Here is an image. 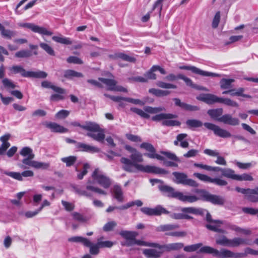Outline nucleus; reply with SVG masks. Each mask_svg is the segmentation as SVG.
<instances>
[{"instance_id": "nucleus-1", "label": "nucleus", "mask_w": 258, "mask_h": 258, "mask_svg": "<svg viewBox=\"0 0 258 258\" xmlns=\"http://www.w3.org/2000/svg\"><path fill=\"white\" fill-rule=\"evenodd\" d=\"M130 158L131 159L122 157L120 160V162L123 164L122 168L125 171L134 172H135L134 168H135L139 171L148 173L159 174H166L168 173V172L165 169L155 166H144L138 164V162L143 161V158L142 154L137 150L131 155Z\"/></svg>"}, {"instance_id": "nucleus-2", "label": "nucleus", "mask_w": 258, "mask_h": 258, "mask_svg": "<svg viewBox=\"0 0 258 258\" xmlns=\"http://www.w3.org/2000/svg\"><path fill=\"white\" fill-rule=\"evenodd\" d=\"M82 128L90 132L87 134V136L92 138L93 140L103 143L105 139L104 130L99 125L92 122H87Z\"/></svg>"}, {"instance_id": "nucleus-3", "label": "nucleus", "mask_w": 258, "mask_h": 258, "mask_svg": "<svg viewBox=\"0 0 258 258\" xmlns=\"http://www.w3.org/2000/svg\"><path fill=\"white\" fill-rule=\"evenodd\" d=\"M216 243L224 246L234 247H237L240 245H250L251 244V240L247 238L241 237H235L230 239L224 235H221L216 238Z\"/></svg>"}, {"instance_id": "nucleus-4", "label": "nucleus", "mask_w": 258, "mask_h": 258, "mask_svg": "<svg viewBox=\"0 0 258 258\" xmlns=\"http://www.w3.org/2000/svg\"><path fill=\"white\" fill-rule=\"evenodd\" d=\"M11 74H20L23 77L35 78H45L47 74L43 71H26L22 66L16 65L9 68Z\"/></svg>"}, {"instance_id": "nucleus-5", "label": "nucleus", "mask_w": 258, "mask_h": 258, "mask_svg": "<svg viewBox=\"0 0 258 258\" xmlns=\"http://www.w3.org/2000/svg\"><path fill=\"white\" fill-rule=\"evenodd\" d=\"M200 252L201 253H206L213 254V255L216 256H224L228 257H240L241 254L238 253H234L232 251L226 249H221L220 251L213 247L206 246L201 247L200 249Z\"/></svg>"}, {"instance_id": "nucleus-6", "label": "nucleus", "mask_w": 258, "mask_h": 258, "mask_svg": "<svg viewBox=\"0 0 258 258\" xmlns=\"http://www.w3.org/2000/svg\"><path fill=\"white\" fill-rule=\"evenodd\" d=\"M194 192L201 194L202 200L211 202L213 204L223 205L225 203V199L222 197L211 194L205 190L197 188L194 190Z\"/></svg>"}, {"instance_id": "nucleus-7", "label": "nucleus", "mask_w": 258, "mask_h": 258, "mask_svg": "<svg viewBox=\"0 0 258 258\" xmlns=\"http://www.w3.org/2000/svg\"><path fill=\"white\" fill-rule=\"evenodd\" d=\"M103 237L97 239V243L93 244L91 242L89 253L93 255H97L100 252V248H110L114 245V242L111 241H103Z\"/></svg>"}, {"instance_id": "nucleus-8", "label": "nucleus", "mask_w": 258, "mask_h": 258, "mask_svg": "<svg viewBox=\"0 0 258 258\" xmlns=\"http://www.w3.org/2000/svg\"><path fill=\"white\" fill-rule=\"evenodd\" d=\"M92 178L105 188H108L111 184V180L103 172L96 168L92 174Z\"/></svg>"}, {"instance_id": "nucleus-9", "label": "nucleus", "mask_w": 258, "mask_h": 258, "mask_svg": "<svg viewBox=\"0 0 258 258\" xmlns=\"http://www.w3.org/2000/svg\"><path fill=\"white\" fill-rule=\"evenodd\" d=\"M172 174L175 178V182L178 184H182L194 187L199 186V184L196 181L188 178L187 175L184 173L174 172Z\"/></svg>"}, {"instance_id": "nucleus-10", "label": "nucleus", "mask_w": 258, "mask_h": 258, "mask_svg": "<svg viewBox=\"0 0 258 258\" xmlns=\"http://www.w3.org/2000/svg\"><path fill=\"white\" fill-rule=\"evenodd\" d=\"M194 175L200 180L209 183H213L219 186H225L228 183L223 179L220 178H211V177L199 173H195Z\"/></svg>"}, {"instance_id": "nucleus-11", "label": "nucleus", "mask_w": 258, "mask_h": 258, "mask_svg": "<svg viewBox=\"0 0 258 258\" xmlns=\"http://www.w3.org/2000/svg\"><path fill=\"white\" fill-rule=\"evenodd\" d=\"M204 125L208 129L213 131L214 134L218 137L223 138H227L232 137V135L228 131L221 128L219 126L214 124L206 122Z\"/></svg>"}, {"instance_id": "nucleus-12", "label": "nucleus", "mask_w": 258, "mask_h": 258, "mask_svg": "<svg viewBox=\"0 0 258 258\" xmlns=\"http://www.w3.org/2000/svg\"><path fill=\"white\" fill-rule=\"evenodd\" d=\"M140 148L149 152L148 153L145 154V155L148 158L151 159L155 158L161 161L164 160V158L163 156L156 153V149L151 144L144 142L140 145Z\"/></svg>"}, {"instance_id": "nucleus-13", "label": "nucleus", "mask_w": 258, "mask_h": 258, "mask_svg": "<svg viewBox=\"0 0 258 258\" xmlns=\"http://www.w3.org/2000/svg\"><path fill=\"white\" fill-rule=\"evenodd\" d=\"M179 68L181 70L191 71L192 73L205 77H220L222 75L202 70L196 67L190 66H180Z\"/></svg>"}, {"instance_id": "nucleus-14", "label": "nucleus", "mask_w": 258, "mask_h": 258, "mask_svg": "<svg viewBox=\"0 0 258 258\" xmlns=\"http://www.w3.org/2000/svg\"><path fill=\"white\" fill-rule=\"evenodd\" d=\"M19 26L22 27L29 29L34 32L38 33L41 35L51 36L53 34L52 32L47 30L46 28L38 26L33 23H22L19 24Z\"/></svg>"}, {"instance_id": "nucleus-15", "label": "nucleus", "mask_w": 258, "mask_h": 258, "mask_svg": "<svg viewBox=\"0 0 258 258\" xmlns=\"http://www.w3.org/2000/svg\"><path fill=\"white\" fill-rule=\"evenodd\" d=\"M141 211L148 216H159L162 214H168L169 213V211L161 205H158L154 208L143 207L141 209Z\"/></svg>"}, {"instance_id": "nucleus-16", "label": "nucleus", "mask_w": 258, "mask_h": 258, "mask_svg": "<svg viewBox=\"0 0 258 258\" xmlns=\"http://www.w3.org/2000/svg\"><path fill=\"white\" fill-rule=\"evenodd\" d=\"M119 235L125 239L124 243H122V245L127 247L133 246V242L135 238L138 235V233L136 231L121 230L119 233Z\"/></svg>"}, {"instance_id": "nucleus-17", "label": "nucleus", "mask_w": 258, "mask_h": 258, "mask_svg": "<svg viewBox=\"0 0 258 258\" xmlns=\"http://www.w3.org/2000/svg\"><path fill=\"white\" fill-rule=\"evenodd\" d=\"M159 189L168 197L177 199L179 191H176L173 187L165 185L160 184L158 186Z\"/></svg>"}, {"instance_id": "nucleus-18", "label": "nucleus", "mask_w": 258, "mask_h": 258, "mask_svg": "<svg viewBox=\"0 0 258 258\" xmlns=\"http://www.w3.org/2000/svg\"><path fill=\"white\" fill-rule=\"evenodd\" d=\"M177 199L183 202L192 203L199 200H202V198L201 194H199V196H197L189 194L184 195L183 192L179 191Z\"/></svg>"}, {"instance_id": "nucleus-19", "label": "nucleus", "mask_w": 258, "mask_h": 258, "mask_svg": "<svg viewBox=\"0 0 258 258\" xmlns=\"http://www.w3.org/2000/svg\"><path fill=\"white\" fill-rule=\"evenodd\" d=\"M197 99L207 104H212L215 103H219L220 97L212 94H206L198 97Z\"/></svg>"}, {"instance_id": "nucleus-20", "label": "nucleus", "mask_w": 258, "mask_h": 258, "mask_svg": "<svg viewBox=\"0 0 258 258\" xmlns=\"http://www.w3.org/2000/svg\"><path fill=\"white\" fill-rule=\"evenodd\" d=\"M184 245L182 243H172L165 245H160L158 244L157 248L160 249H164V251H170L171 250H179L183 247Z\"/></svg>"}, {"instance_id": "nucleus-21", "label": "nucleus", "mask_w": 258, "mask_h": 258, "mask_svg": "<svg viewBox=\"0 0 258 258\" xmlns=\"http://www.w3.org/2000/svg\"><path fill=\"white\" fill-rule=\"evenodd\" d=\"M219 121L227 124L231 125H237L239 124V121L237 118L233 117L230 114H224L218 119Z\"/></svg>"}, {"instance_id": "nucleus-22", "label": "nucleus", "mask_w": 258, "mask_h": 258, "mask_svg": "<svg viewBox=\"0 0 258 258\" xmlns=\"http://www.w3.org/2000/svg\"><path fill=\"white\" fill-rule=\"evenodd\" d=\"M164 252V249H145L143 251V254L147 258H158Z\"/></svg>"}, {"instance_id": "nucleus-23", "label": "nucleus", "mask_w": 258, "mask_h": 258, "mask_svg": "<svg viewBox=\"0 0 258 258\" xmlns=\"http://www.w3.org/2000/svg\"><path fill=\"white\" fill-rule=\"evenodd\" d=\"M76 148L81 151H85L92 153H97L100 151V149L97 147L82 143H77Z\"/></svg>"}, {"instance_id": "nucleus-24", "label": "nucleus", "mask_w": 258, "mask_h": 258, "mask_svg": "<svg viewBox=\"0 0 258 258\" xmlns=\"http://www.w3.org/2000/svg\"><path fill=\"white\" fill-rule=\"evenodd\" d=\"M187 137L186 134H180L176 137V139L174 141V145L175 146H179L183 148H188L189 146V143L186 140H184V139Z\"/></svg>"}, {"instance_id": "nucleus-25", "label": "nucleus", "mask_w": 258, "mask_h": 258, "mask_svg": "<svg viewBox=\"0 0 258 258\" xmlns=\"http://www.w3.org/2000/svg\"><path fill=\"white\" fill-rule=\"evenodd\" d=\"M175 105L179 106L182 109L188 111H197L199 110V107L197 106H193L184 102H181L178 98H175L173 99Z\"/></svg>"}, {"instance_id": "nucleus-26", "label": "nucleus", "mask_w": 258, "mask_h": 258, "mask_svg": "<svg viewBox=\"0 0 258 258\" xmlns=\"http://www.w3.org/2000/svg\"><path fill=\"white\" fill-rule=\"evenodd\" d=\"M176 117V115L173 114L161 113L152 116L151 119L155 121H160L161 120L163 121L166 119H172Z\"/></svg>"}, {"instance_id": "nucleus-27", "label": "nucleus", "mask_w": 258, "mask_h": 258, "mask_svg": "<svg viewBox=\"0 0 258 258\" xmlns=\"http://www.w3.org/2000/svg\"><path fill=\"white\" fill-rule=\"evenodd\" d=\"M68 241L73 242L82 243L84 246L90 248L91 246V241L87 239L82 236H73L69 238Z\"/></svg>"}, {"instance_id": "nucleus-28", "label": "nucleus", "mask_w": 258, "mask_h": 258, "mask_svg": "<svg viewBox=\"0 0 258 258\" xmlns=\"http://www.w3.org/2000/svg\"><path fill=\"white\" fill-rule=\"evenodd\" d=\"M46 126L49 128L52 132L57 133H66L68 131V129L58 124L55 122H50L47 124Z\"/></svg>"}, {"instance_id": "nucleus-29", "label": "nucleus", "mask_w": 258, "mask_h": 258, "mask_svg": "<svg viewBox=\"0 0 258 258\" xmlns=\"http://www.w3.org/2000/svg\"><path fill=\"white\" fill-rule=\"evenodd\" d=\"M41 86L43 88H51L54 91L59 93V94H64L65 90L59 87L55 86L53 85H52L51 83L47 81H44L41 83Z\"/></svg>"}, {"instance_id": "nucleus-30", "label": "nucleus", "mask_w": 258, "mask_h": 258, "mask_svg": "<svg viewBox=\"0 0 258 258\" xmlns=\"http://www.w3.org/2000/svg\"><path fill=\"white\" fill-rule=\"evenodd\" d=\"M113 197L118 202H122L123 201V192L120 186L115 185L113 189Z\"/></svg>"}, {"instance_id": "nucleus-31", "label": "nucleus", "mask_w": 258, "mask_h": 258, "mask_svg": "<svg viewBox=\"0 0 258 258\" xmlns=\"http://www.w3.org/2000/svg\"><path fill=\"white\" fill-rule=\"evenodd\" d=\"M223 112L222 108H217L210 109L208 111V114L211 116V118L219 121V118L221 116Z\"/></svg>"}, {"instance_id": "nucleus-32", "label": "nucleus", "mask_w": 258, "mask_h": 258, "mask_svg": "<svg viewBox=\"0 0 258 258\" xmlns=\"http://www.w3.org/2000/svg\"><path fill=\"white\" fill-rule=\"evenodd\" d=\"M99 80L105 84L108 87V90L114 91L117 82L113 79L99 78Z\"/></svg>"}, {"instance_id": "nucleus-33", "label": "nucleus", "mask_w": 258, "mask_h": 258, "mask_svg": "<svg viewBox=\"0 0 258 258\" xmlns=\"http://www.w3.org/2000/svg\"><path fill=\"white\" fill-rule=\"evenodd\" d=\"M178 79L183 80L187 86H189L192 88H196L197 89L206 90L204 87H198L196 84H194L191 80L182 74H178L177 75Z\"/></svg>"}, {"instance_id": "nucleus-34", "label": "nucleus", "mask_w": 258, "mask_h": 258, "mask_svg": "<svg viewBox=\"0 0 258 258\" xmlns=\"http://www.w3.org/2000/svg\"><path fill=\"white\" fill-rule=\"evenodd\" d=\"M234 81L233 79H222L220 81V87L222 89H232V83Z\"/></svg>"}, {"instance_id": "nucleus-35", "label": "nucleus", "mask_w": 258, "mask_h": 258, "mask_svg": "<svg viewBox=\"0 0 258 258\" xmlns=\"http://www.w3.org/2000/svg\"><path fill=\"white\" fill-rule=\"evenodd\" d=\"M181 211L184 213H191L195 215H204L205 211L202 209H197L194 207L183 208L181 209Z\"/></svg>"}, {"instance_id": "nucleus-36", "label": "nucleus", "mask_w": 258, "mask_h": 258, "mask_svg": "<svg viewBox=\"0 0 258 258\" xmlns=\"http://www.w3.org/2000/svg\"><path fill=\"white\" fill-rule=\"evenodd\" d=\"M74 192L80 196H85L88 198L92 197V194L86 190L82 189L81 187L78 185H74L72 186Z\"/></svg>"}, {"instance_id": "nucleus-37", "label": "nucleus", "mask_w": 258, "mask_h": 258, "mask_svg": "<svg viewBox=\"0 0 258 258\" xmlns=\"http://www.w3.org/2000/svg\"><path fill=\"white\" fill-rule=\"evenodd\" d=\"M221 174L225 177L234 180H236L237 177V174H235L234 171L230 168H223Z\"/></svg>"}, {"instance_id": "nucleus-38", "label": "nucleus", "mask_w": 258, "mask_h": 258, "mask_svg": "<svg viewBox=\"0 0 258 258\" xmlns=\"http://www.w3.org/2000/svg\"><path fill=\"white\" fill-rule=\"evenodd\" d=\"M149 92L157 97L166 96L170 93V91L168 90H162L155 88L149 89Z\"/></svg>"}, {"instance_id": "nucleus-39", "label": "nucleus", "mask_w": 258, "mask_h": 258, "mask_svg": "<svg viewBox=\"0 0 258 258\" xmlns=\"http://www.w3.org/2000/svg\"><path fill=\"white\" fill-rule=\"evenodd\" d=\"M91 183H92L91 181L89 179L87 181V185L86 187V189L87 190H90L92 191H94L95 192L98 193L100 195H106L107 194V192L105 191H104L97 187H95V186L90 185Z\"/></svg>"}, {"instance_id": "nucleus-40", "label": "nucleus", "mask_w": 258, "mask_h": 258, "mask_svg": "<svg viewBox=\"0 0 258 258\" xmlns=\"http://www.w3.org/2000/svg\"><path fill=\"white\" fill-rule=\"evenodd\" d=\"M64 77L68 79H72L74 77H83V75L81 73L76 72L74 70H68L64 72Z\"/></svg>"}, {"instance_id": "nucleus-41", "label": "nucleus", "mask_w": 258, "mask_h": 258, "mask_svg": "<svg viewBox=\"0 0 258 258\" xmlns=\"http://www.w3.org/2000/svg\"><path fill=\"white\" fill-rule=\"evenodd\" d=\"M53 41L63 44L70 45L72 44V41L69 38L64 37L61 36H54L52 37Z\"/></svg>"}, {"instance_id": "nucleus-42", "label": "nucleus", "mask_w": 258, "mask_h": 258, "mask_svg": "<svg viewBox=\"0 0 258 258\" xmlns=\"http://www.w3.org/2000/svg\"><path fill=\"white\" fill-rule=\"evenodd\" d=\"M222 224H217L215 223H211L209 224H207L206 227L209 230L214 232H217L219 233H224L225 230L220 228V225Z\"/></svg>"}, {"instance_id": "nucleus-43", "label": "nucleus", "mask_w": 258, "mask_h": 258, "mask_svg": "<svg viewBox=\"0 0 258 258\" xmlns=\"http://www.w3.org/2000/svg\"><path fill=\"white\" fill-rule=\"evenodd\" d=\"M229 229L235 231L240 234L244 235H249L251 233V231L249 229H243L235 225H231L229 226Z\"/></svg>"}, {"instance_id": "nucleus-44", "label": "nucleus", "mask_w": 258, "mask_h": 258, "mask_svg": "<svg viewBox=\"0 0 258 258\" xmlns=\"http://www.w3.org/2000/svg\"><path fill=\"white\" fill-rule=\"evenodd\" d=\"M144 110L149 113L156 114L165 110V108L163 107H152L151 106H145Z\"/></svg>"}, {"instance_id": "nucleus-45", "label": "nucleus", "mask_w": 258, "mask_h": 258, "mask_svg": "<svg viewBox=\"0 0 258 258\" xmlns=\"http://www.w3.org/2000/svg\"><path fill=\"white\" fill-rule=\"evenodd\" d=\"M142 245V246H150L153 247L157 248L158 243H152V242H147L144 241L138 240L136 238H135L133 242V245Z\"/></svg>"}, {"instance_id": "nucleus-46", "label": "nucleus", "mask_w": 258, "mask_h": 258, "mask_svg": "<svg viewBox=\"0 0 258 258\" xmlns=\"http://www.w3.org/2000/svg\"><path fill=\"white\" fill-rule=\"evenodd\" d=\"M61 161L66 163V166L70 167L74 164L77 161V157L75 156H70L69 157H63L61 158Z\"/></svg>"}, {"instance_id": "nucleus-47", "label": "nucleus", "mask_w": 258, "mask_h": 258, "mask_svg": "<svg viewBox=\"0 0 258 258\" xmlns=\"http://www.w3.org/2000/svg\"><path fill=\"white\" fill-rule=\"evenodd\" d=\"M219 103H223L229 106L238 107V104L236 102L227 98L220 97Z\"/></svg>"}, {"instance_id": "nucleus-48", "label": "nucleus", "mask_w": 258, "mask_h": 258, "mask_svg": "<svg viewBox=\"0 0 258 258\" xmlns=\"http://www.w3.org/2000/svg\"><path fill=\"white\" fill-rule=\"evenodd\" d=\"M32 53L29 50H21L15 53V56L18 58H27L31 56Z\"/></svg>"}, {"instance_id": "nucleus-49", "label": "nucleus", "mask_w": 258, "mask_h": 258, "mask_svg": "<svg viewBox=\"0 0 258 258\" xmlns=\"http://www.w3.org/2000/svg\"><path fill=\"white\" fill-rule=\"evenodd\" d=\"M186 124L190 128L199 127L203 125L202 122L197 119H188Z\"/></svg>"}, {"instance_id": "nucleus-50", "label": "nucleus", "mask_w": 258, "mask_h": 258, "mask_svg": "<svg viewBox=\"0 0 258 258\" xmlns=\"http://www.w3.org/2000/svg\"><path fill=\"white\" fill-rule=\"evenodd\" d=\"M2 172L5 175H7L19 181H22L23 180V178L22 177L21 173L19 172H9L7 171H2Z\"/></svg>"}, {"instance_id": "nucleus-51", "label": "nucleus", "mask_w": 258, "mask_h": 258, "mask_svg": "<svg viewBox=\"0 0 258 258\" xmlns=\"http://www.w3.org/2000/svg\"><path fill=\"white\" fill-rule=\"evenodd\" d=\"M40 47L43 49L47 54L51 56L55 55V52L50 45L45 43H40Z\"/></svg>"}, {"instance_id": "nucleus-52", "label": "nucleus", "mask_w": 258, "mask_h": 258, "mask_svg": "<svg viewBox=\"0 0 258 258\" xmlns=\"http://www.w3.org/2000/svg\"><path fill=\"white\" fill-rule=\"evenodd\" d=\"M156 85L158 87L164 89H176L177 88V86L174 84L165 83L161 81H157Z\"/></svg>"}, {"instance_id": "nucleus-53", "label": "nucleus", "mask_w": 258, "mask_h": 258, "mask_svg": "<svg viewBox=\"0 0 258 258\" xmlns=\"http://www.w3.org/2000/svg\"><path fill=\"white\" fill-rule=\"evenodd\" d=\"M178 227V226L177 225H172V224H167V225H162L158 226L157 228V230L158 231H166L169 230H173Z\"/></svg>"}, {"instance_id": "nucleus-54", "label": "nucleus", "mask_w": 258, "mask_h": 258, "mask_svg": "<svg viewBox=\"0 0 258 258\" xmlns=\"http://www.w3.org/2000/svg\"><path fill=\"white\" fill-rule=\"evenodd\" d=\"M156 72L155 68L154 67V66H152V68L147 71L145 74V77L147 79L150 80H156V75L154 73V72Z\"/></svg>"}, {"instance_id": "nucleus-55", "label": "nucleus", "mask_w": 258, "mask_h": 258, "mask_svg": "<svg viewBox=\"0 0 258 258\" xmlns=\"http://www.w3.org/2000/svg\"><path fill=\"white\" fill-rule=\"evenodd\" d=\"M131 110L143 118H149L150 117V115L144 110H143L136 107H132Z\"/></svg>"}, {"instance_id": "nucleus-56", "label": "nucleus", "mask_w": 258, "mask_h": 258, "mask_svg": "<svg viewBox=\"0 0 258 258\" xmlns=\"http://www.w3.org/2000/svg\"><path fill=\"white\" fill-rule=\"evenodd\" d=\"M244 91V89L243 88H239L238 89L235 90V91L233 92V93H231V96H242L245 98H251V96L248 94H243V92Z\"/></svg>"}, {"instance_id": "nucleus-57", "label": "nucleus", "mask_w": 258, "mask_h": 258, "mask_svg": "<svg viewBox=\"0 0 258 258\" xmlns=\"http://www.w3.org/2000/svg\"><path fill=\"white\" fill-rule=\"evenodd\" d=\"M20 154L24 157H30L31 158H34V154L33 153L32 150L29 147L23 148Z\"/></svg>"}, {"instance_id": "nucleus-58", "label": "nucleus", "mask_w": 258, "mask_h": 258, "mask_svg": "<svg viewBox=\"0 0 258 258\" xmlns=\"http://www.w3.org/2000/svg\"><path fill=\"white\" fill-rule=\"evenodd\" d=\"M162 124L164 126H179L180 125V122L177 120L166 119L162 122Z\"/></svg>"}, {"instance_id": "nucleus-59", "label": "nucleus", "mask_w": 258, "mask_h": 258, "mask_svg": "<svg viewBox=\"0 0 258 258\" xmlns=\"http://www.w3.org/2000/svg\"><path fill=\"white\" fill-rule=\"evenodd\" d=\"M202 243H199L195 244L188 245L184 247V250L187 252L196 251L202 246Z\"/></svg>"}, {"instance_id": "nucleus-60", "label": "nucleus", "mask_w": 258, "mask_h": 258, "mask_svg": "<svg viewBox=\"0 0 258 258\" xmlns=\"http://www.w3.org/2000/svg\"><path fill=\"white\" fill-rule=\"evenodd\" d=\"M73 219L81 222H85L87 221V218L84 217L83 215L81 214L78 213V212H73L71 214Z\"/></svg>"}, {"instance_id": "nucleus-61", "label": "nucleus", "mask_w": 258, "mask_h": 258, "mask_svg": "<svg viewBox=\"0 0 258 258\" xmlns=\"http://www.w3.org/2000/svg\"><path fill=\"white\" fill-rule=\"evenodd\" d=\"M50 164L49 163L41 162L36 161L34 165V167L37 169H47L49 167Z\"/></svg>"}, {"instance_id": "nucleus-62", "label": "nucleus", "mask_w": 258, "mask_h": 258, "mask_svg": "<svg viewBox=\"0 0 258 258\" xmlns=\"http://www.w3.org/2000/svg\"><path fill=\"white\" fill-rule=\"evenodd\" d=\"M161 153L165 155L169 159L177 162H180L179 159L176 156V155L175 154L173 153L167 151H161Z\"/></svg>"}, {"instance_id": "nucleus-63", "label": "nucleus", "mask_w": 258, "mask_h": 258, "mask_svg": "<svg viewBox=\"0 0 258 258\" xmlns=\"http://www.w3.org/2000/svg\"><path fill=\"white\" fill-rule=\"evenodd\" d=\"M1 34L4 37L7 39H11L16 35V33L15 32L10 30L5 29L4 28L1 31Z\"/></svg>"}, {"instance_id": "nucleus-64", "label": "nucleus", "mask_w": 258, "mask_h": 258, "mask_svg": "<svg viewBox=\"0 0 258 258\" xmlns=\"http://www.w3.org/2000/svg\"><path fill=\"white\" fill-rule=\"evenodd\" d=\"M119 57L120 59L123 60L130 62H135L136 61V58L135 57L128 55L126 54L121 52H120V54L119 55Z\"/></svg>"}]
</instances>
